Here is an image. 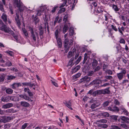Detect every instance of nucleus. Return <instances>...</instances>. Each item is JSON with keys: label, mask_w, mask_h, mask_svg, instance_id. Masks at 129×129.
Returning <instances> with one entry per match:
<instances>
[{"label": "nucleus", "mask_w": 129, "mask_h": 129, "mask_svg": "<svg viewBox=\"0 0 129 129\" xmlns=\"http://www.w3.org/2000/svg\"><path fill=\"white\" fill-rule=\"evenodd\" d=\"M13 4L15 7L18 8L20 12L22 11L24 9L23 4L20 0H15Z\"/></svg>", "instance_id": "f257e3e1"}, {"label": "nucleus", "mask_w": 129, "mask_h": 129, "mask_svg": "<svg viewBox=\"0 0 129 129\" xmlns=\"http://www.w3.org/2000/svg\"><path fill=\"white\" fill-rule=\"evenodd\" d=\"M29 30L31 33V37L35 41H36V37L38 35V33L36 30H34L33 28L31 27H29Z\"/></svg>", "instance_id": "f03ea898"}, {"label": "nucleus", "mask_w": 129, "mask_h": 129, "mask_svg": "<svg viewBox=\"0 0 129 129\" xmlns=\"http://www.w3.org/2000/svg\"><path fill=\"white\" fill-rule=\"evenodd\" d=\"M120 69L121 70V72L117 74V77L119 80H121L123 78L124 76L126 73V71L125 69L122 68Z\"/></svg>", "instance_id": "7ed1b4c3"}, {"label": "nucleus", "mask_w": 129, "mask_h": 129, "mask_svg": "<svg viewBox=\"0 0 129 129\" xmlns=\"http://www.w3.org/2000/svg\"><path fill=\"white\" fill-rule=\"evenodd\" d=\"M11 118L10 116H2L0 117V124L2 122L5 123L8 122L11 120Z\"/></svg>", "instance_id": "20e7f679"}, {"label": "nucleus", "mask_w": 129, "mask_h": 129, "mask_svg": "<svg viewBox=\"0 0 129 129\" xmlns=\"http://www.w3.org/2000/svg\"><path fill=\"white\" fill-rule=\"evenodd\" d=\"M1 18L6 24H7V22L9 24L11 23V22L9 18L8 17L7 15L5 13L3 14L1 16Z\"/></svg>", "instance_id": "39448f33"}, {"label": "nucleus", "mask_w": 129, "mask_h": 129, "mask_svg": "<svg viewBox=\"0 0 129 129\" xmlns=\"http://www.w3.org/2000/svg\"><path fill=\"white\" fill-rule=\"evenodd\" d=\"M2 26L0 27L1 30L5 31L6 33H9L10 32L11 30L8 27H7L4 23L2 25Z\"/></svg>", "instance_id": "423d86ee"}, {"label": "nucleus", "mask_w": 129, "mask_h": 129, "mask_svg": "<svg viewBox=\"0 0 129 129\" xmlns=\"http://www.w3.org/2000/svg\"><path fill=\"white\" fill-rule=\"evenodd\" d=\"M91 80V78L87 76H85L80 79V82L81 83H86L89 82Z\"/></svg>", "instance_id": "0eeeda50"}, {"label": "nucleus", "mask_w": 129, "mask_h": 129, "mask_svg": "<svg viewBox=\"0 0 129 129\" xmlns=\"http://www.w3.org/2000/svg\"><path fill=\"white\" fill-rule=\"evenodd\" d=\"M12 36L15 39L17 42H18L19 40V38L20 36L19 35H16L15 33L12 30H11L10 32Z\"/></svg>", "instance_id": "6e6552de"}, {"label": "nucleus", "mask_w": 129, "mask_h": 129, "mask_svg": "<svg viewBox=\"0 0 129 129\" xmlns=\"http://www.w3.org/2000/svg\"><path fill=\"white\" fill-rule=\"evenodd\" d=\"M101 83V81L99 79H96L93 80L91 82L90 85L98 84H99Z\"/></svg>", "instance_id": "1a4fd4ad"}, {"label": "nucleus", "mask_w": 129, "mask_h": 129, "mask_svg": "<svg viewBox=\"0 0 129 129\" xmlns=\"http://www.w3.org/2000/svg\"><path fill=\"white\" fill-rule=\"evenodd\" d=\"M32 19L33 21L35 22V24H36L40 21L39 19L37 16L36 15V16H35L34 15L32 16Z\"/></svg>", "instance_id": "9d476101"}, {"label": "nucleus", "mask_w": 129, "mask_h": 129, "mask_svg": "<svg viewBox=\"0 0 129 129\" xmlns=\"http://www.w3.org/2000/svg\"><path fill=\"white\" fill-rule=\"evenodd\" d=\"M21 86V84L20 83H15L11 85L12 88L14 89H16L17 87Z\"/></svg>", "instance_id": "9b49d317"}, {"label": "nucleus", "mask_w": 129, "mask_h": 129, "mask_svg": "<svg viewBox=\"0 0 129 129\" xmlns=\"http://www.w3.org/2000/svg\"><path fill=\"white\" fill-rule=\"evenodd\" d=\"M41 10H38L36 14V15L37 16H40L41 15V13L45 9L46 7H40Z\"/></svg>", "instance_id": "f8f14e48"}, {"label": "nucleus", "mask_w": 129, "mask_h": 129, "mask_svg": "<svg viewBox=\"0 0 129 129\" xmlns=\"http://www.w3.org/2000/svg\"><path fill=\"white\" fill-rule=\"evenodd\" d=\"M13 106V104L12 103H9L3 105L2 108L4 109L9 108Z\"/></svg>", "instance_id": "ddd939ff"}, {"label": "nucleus", "mask_w": 129, "mask_h": 129, "mask_svg": "<svg viewBox=\"0 0 129 129\" xmlns=\"http://www.w3.org/2000/svg\"><path fill=\"white\" fill-rule=\"evenodd\" d=\"M19 96L21 98H23L26 100H28L29 101H31V100L28 96L24 94H20Z\"/></svg>", "instance_id": "4468645a"}, {"label": "nucleus", "mask_w": 129, "mask_h": 129, "mask_svg": "<svg viewBox=\"0 0 129 129\" xmlns=\"http://www.w3.org/2000/svg\"><path fill=\"white\" fill-rule=\"evenodd\" d=\"M16 17L15 18V20L17 25L19 26L21 25V22L20 20L19 16L18 14L17 13H16Z\"/></svg>", "instance_id": "2eb2a0df"}, {"label": "nucleus", "mask_w": 129, "mask_h": 129, "mask_svg": "<svg viewBox=\"0 0 129 129\" xmlns=\"http://www.w3.org/2000/svg\"><path fill=\"white\" fill-rule=\"evenodd\" d=\"M24 91L25 92H27L29 96H33V94L28 88H25L24 89Z\"/></svg>", "instance_id": "dca6fc26"}, {"label": "nucleus", "mask_w": 129, "mask_h": 129, "mask_svg": "<svg viewBox=\"0 0 129 129\" xmlns=\"http://www.w3.org/2000/svg\"><path fill=\"white\" fill-rule=\"evenodd\" d=\"M120 118L125 122L127 123H129V118H128L124 116H121Z\"/></svg>", "instance_id": "f3484780"}, {"label": "nucleus", "mask_w": 129, "mask_h": 129, "mask_svg": "<svg viewBox=\"0 0 129 129\" xmlns=\"http://www.w3.org/2000/svg\"><path fill=\"white\" fill-rule=\"evenodd\" d=\"M1 101L3 102H7L9 101V96H5L2 97L1 98Z\"/></svg>", "instance_id": "a211bd4d"}, {"label": "nucleus", "mask_w": 129, "mask_h": 129, "mask_svg": "<svg viewBox=\"0 0 129 129\" xmlns=\"http://www.w3.org/2000/svg\"><path fill=\"white\" fill-rule=\"evenodd\" d=\"M68 15L67 14H65V16H64L63 20L65 23H67L68 24H70V23H69V21H68Z\"/></svg>", "instance_id": "6ab92c4d"}, {"label": "nucleus", "mask_w": 129, "mask_h": 129, "mask_svg": "<svg viewBox=\"0 0 129 129\" xmlns=\"http://www.w3.org/2000/svg\"><path fill=\"white\" fill-rule=\"evenodd\" d=\"M68 29V25L67 23H66L63 28V33L64 34Z\"/></svg>", "instance_id": "aec40b11"}, {"label": "nucleus", "mask_w": 129, "mask_h": 129, "mask_svg": "<svg viewBox=\"0 0 129 129\" xmlns=\"http://www.w3.org/2000/svg\"><path fill=\"white\" fill-rule=\"evenodd\" d=\"M6 92L7 94H11L13 92V90L10 88H8L6 89Z\"/></svg>", "instance_id": "412c9836"}, {"label": "nucleus", "mask_w": 129, "mask_h": 129, "mask_svg": "<svg viewBox=\"0 0 129 129\" xmlns=\"http://www.w3.org/2000/svg\"><path fill=\"white\" fill-rule=\"evenodd\" d=\"M21 105L22 106L26 107H28L29 105V103L25 102H21Z\"/></svg>", "instance_id": "4be33fe9"}, {"label": "nucleus", "mask_w": 129, "mask_h": 129, "mask_svg": "<svg viewBox=\"0 0 129 129\" xmlns=\"http://www.w3.org/2000/svg\"><path fill=\"white\" fill-rule=\"evenodd\" d=\"M5 112L6 113H13L16 112L17 111L16 110H14L12 108H11L6 110Z\"/></svg>", "instance_id": "5701e85b"}, {"label": "nucleus", "mask_w": 129, "mask_h": 129, "mask_svg": "<svg viewBox=\"0 0 129 129\" xmlns=\"http://www.w3.org/2000/svg\"><path fill=\"white\" fill-rule=\"evenodd\" d=\"M103 94H109L110 93V91L109 90V88L103 89Z\"/></svg>", "instance_id": "b1692460"}, {"label": "nucleus", "mask_w": 129, "mask_h": 129, "mask_svg": "<svg viewBox=\"0 0 129 129\" xmlns=\"http://www.w3.org/2000/svg\"><path fill=\"white\" fill-rule=\"evenodd\" d=\"M56 39L57 40V43L59 47H61L62 45V42L61 40L59 38L57 39Z\"/></svg>", "instance_id": "393cba45"}, {"label": "nucleus", "mask_w": 129, "mask_h": 129, "mask_svg": "<svg viewBox=\"0 0 129 129\" xmlns=\"http://www.w3.org/2000/svg\"><path fill=\"white\" fill-rule=\"evenodd\" d=\"M5 78V75L3 73H0V82L4 81Z\"/></svg>", "instance_id": "a878e982"}, {"label": "nucleus", "mask_w": 129, "mask_h": 129, "mask_svg": "<svg viewBox=\"0 0 129 129\" xmlns=\"http://www.w3.org/2000/svg\"><path fill=\"white\" fill-rule=\"evenodd\" d=\"M98 64V61L95 59H93L92 62V65L93 68L95 67Z\"/></svg>", "instance_id": "bb28decb"}, {"label": "nucleus", "mask_w": 129, "mask_h": 129, "mask_svg": "<svg viewBox=\"0 0 129 129\" xmlns=\"http://www.w3.org/2000/svg\"><path fill=\"white\" fill-rule=\"evenodd\" d=\"M16 77L13 76L11 75H8L7 76V79L8 80H11L15 79Z\"/></svg>", "instance_id": "cd10ccee"}, {"label": "nucleus", "mask_w": 129, "mask_h": 129, "mask_svg": "<svg viewBox=\"0 0 129 129\" xmlns=\"http://www.w3.org/2000/svg\"><path fill=\"white\" fill-rule=\"evenodd\" d=\"M101 116H103L104 117H108L109 116V114L107 112H105L101 113Z\"/></svg>", "instance_id": "c85d7f7f"}, {"label": "nucleus", "mask_w": 129, "mask_h": 129, "mask_svg": "<svg viewBox=\"0 0 129 129\" xmlns=\"http://www.w3.org/2000/svg\"><path fill=\"white\" fill-rule=\"evenodd\" d=\"M70 35V36H73L74 34V31L72 27H71L69 29Z\"/></svg>", "instance_id": "c756f323"}, {"label": "nucleus", "mask_w": 129, "mask_h": 129, "mask_svg": "<svg viewBox=\"0 0 129 129\" xmlns=\"http://www.w3.org/2000/svg\"><path fill=\"white\" fill-rule=\"evenodd\" d=\"M5 53L8 54L11 56H12L14 55L13 52L9 50L7 51H5Z\"/></svg>", "instance_id": "7c9ffc66"}, {"label": "nucleus", "mask_w": 129, "mask_h": 129, "mask_svg": "<svg viewBox=\"0 0 129 129\" xmlns=\"http://www.w3.org/2000/svg\"><path fill=\"white\" fill-rule=\"evenodd\" d=\"M68 39V38H66L64 41V47L65 48L68 47V45L69 44Z\"/></svg>", "instance_id": "2f4dec72"}, {"label": "nucleus", "mask_w": 129, "mask_h": 129, "mask_svg": "<svg viewBox=\"0 0 129 129\" xmlns=\"http://www.w3.org/2000/svg\"><path fill=\"white\" fill-rule=\"evenodd\" d=\"M69 103H66L65 104V105L68 107L69 108L71 109V110H72L73 109L71 107V105L70 102V101H69Z\"/></svg>", "instance_id": "473e14b6"}, {"label": "nucleus", "mask_w": 129, "mask_h": 129, "mask_svg": "<svg viewBox=\"0 0 129 129\" xmlns=\"http://www.w3.org/2000/svg\"><path fill=\"white\" fill-rule=\"evenodd\" d=\"M49 20V18L48 17V16L45 14V18L44 19V21L46 22L45 24L46 23L47 24L48 23V21Z\"/></svg>", "instance_id": "72a5a7b5"}, {"label": "nucleus", "mask_w": 129, "mask_h": 129, "mask_svg": "<svg viewBox=\"0 0 129 129\" xmlns=\"http://www.w3.org/2000/svg\"><path fill=\"white\" fill-rule=\"evenodd\" d=\"M22 30L25 36L26 37H27L28 36V34L25 28H23Z\"/></svg>", "instance_id": "f704fd0d"}, {"label": "nucleus", "mask_w": 129, "mask_h": 129, "mask_svg": "<svg viewBox=\"0 0 129 129\" xmlns=\"http://www.w3.org/2000/svg\"><path fill=\"white\" fill-rule=\"evenodd\" d=\"M112 8L116 11H117L119 10V9L118 8L117 6L116 5H113Z\"/></svg>", "instance_id": "c9c22d12"}, {"label": "nucleus", "mask_w": 129, "mask_h": 129, "mask_svg": "<svg viewBox=\"0 0 129 129\" xmlns=\"http://www.w3.org/2000/svg\"><path fill=\"white\" fill-rule=\"evenodd\" d=\"M63 3L62 4L60 7V8L63 7L67 5V0H64L63 1Z\"/></svg>", "instance_id": "e433bc0d"}, {"label": "nucleus", "mask_w": 129, "mask_h": 129, "mask_svg": "<svg viewBox=\"0 0 129 129\" xmlns=\"http://www.w3.org/2000/svg\"><path fill=\"white\" fill-rule=\"evenodd\" d=\"M12 65L11 62L10 61H7L5 63V66L10 67Z\"/></svg>", "instance_id": "4c0bfd02"}, {"label": "nucleus", "mask_w": 129, "mask_h": 129, "mask_svg": "<svg viewBox=\"0 0 129 129\" xmlns=\"http://www.w3.org/2000/svg\"><path fill=\"white\" fill-rule=\"evenodd\" d=\"M111 129H121V128L117 126L112 125L111 126Z\"/></svg>", "instance_id": "58836bf2"}, {"label": "nucleus", "mask_w": 129, "mask_h": 129, "mask_svg": "<svg viewBox=\"0 0 129 129\" xmlns=\"http://www.w3.org/2000/svg\"><path fill=\"white\" fill-rule=\"evenodd\" d=\"M108 67V65L104 63L103 66V71H105L107 70Z\"/></svg>", "instance_id": "ea45409f"}, {"label": "nucleus", "mask_w": 129, "mask_h": 129, "mask_svg": "<svg viewBox=\"0 0 129 129\" xmlns=\"http://www.w3.org/2000/svg\"><path fill=\"white\" fill-rule=\"evenodd\" d=\"M28 124L25 123L22 126L21 129H25L26 127L28 125Z\"/></svg>", "instance_id": "a19ab883"}, {"label": "nucleus", "mask_w": 129, "mask_h": 129, "mask_svg": "<svg viewBox=\"0 0 129 129\" xmlns=\"http://www.w3.org/2000/svg\"><path fill=\"white\" fill-rule=\"evenodd\" d=\"M81 74L80 73H78L74 76L73 78L74 79H75L81 76Z\"/></svg>", "instance_id": "79ce46f5"}, {"label": "nucleus", "mask_w": 129, "mask_h": 129, "mask_svg": "<svg viewBox=\"0 0 129 129\" xmlns=\"http://www.w3.org/2000/svg\"><path fill=\"white\" fill-rule=\"evenodd\" d=\"M112 28L115 31H117L118 30L117 29L116 27L114 25L112 24L111 26Z\"/></svg>", "instance_id": "37998d69"}, {"label": "nucleus", "mask_w": 129, "mask_h": 129, "mask_svg": "<svg viewBox=\"0 0 129 129\" xmlns=\"http://www.w3.org/2000/svg\"><path fill=\"white\" fill-rule=\"evenodd\" d=\"M105 72L107 73L109 75H111L113 74L112 71L110 70H107L105 71Z\"/></svg>", "instance_id": "c03bdc74"}, {"label": "nucleus", "mask_w": 129, "mask_h": 129, "mask_svg": "<svg viewBox=\"0 0 129 129\" xmlns=\"http://www.w3.org/2000/svg\"><path fill=\"white\" fill-rule=\"evenodd\" d=\"M59 31L58 29H57L55 30V35L56 38L57 39L58 37Z\"/></svg>", "instance_id": "a18cd8bd"}, {"label": "nucleus", "mask_w": 129, "mask_h": 129, "mask_svg": "<svg viewBox=\"0 0 129 129\" xmlns=\"http://www.w3.org/2000/svg\"><path fill=\"white\" fill-rule=\"evenodd\" d=\"M0 9L3 12L4 11L3 8V6L2 2H0Z\"/></svg>", "instance_id": "49530a36"}, {"label": "nucleus", "mask_w": 129, "mask_h": 129, "mask_svg": "<svg viewBox=\"0 0 129 129\" xmlns=\"http://www.w3.org/2000/svg\"><path fill=\"white\" fill-rule=\"evenodd\" d=\"M119 110L118 108L114 106L113 108V111H118Z\"/></svg>", "instance_id": "de8ad7c7"}, {"label": "nucleus", "mask_w": 129, "mask_h": 129, "mask_svg": "<svg viewBox=\"0 0 129 129\" xmlns=\"http://www.w3.org/2000/svg\"><path fill=\"white\" fill-rule=\"evenodd\" d=\"M98 106V105H96L94 103L91 105V108L92 109H94Z\"/></svg>", "instance_id": "09e8293b"}, {"label": "nucleus", "mask_w": 129, "mask_h": 129, "mask_svg": "<svg viewBox=\"0 0 129 129\" xmlns=\"http://www.w3.org/2000/svg\"><path fill=\"white\" fill-rule=\"evenodd\" d=\"M120 126L123 127L125 129H127L128 128V127L127 125L125 124H120Z\"/></svg>", "instance_id": "8fccbe9b"}, {"label": "nucleus", "mask_w": 129, "mask_h": 129, "mask_svg": "<svg viewBox=\"0 0 129 129\" xmlns=\"http://www.w3.org/2000/svg\"><path fill=\"white\" fill-rule=\"evenodd\" d=\"M10 126V124H7L5 125L4 128L5 129H7L9 128Z\"/></svg>", "instance_id": "3c124183"}, {"label": "nucleus", "mask_w": 129, "mask_h": 129, "mask_svg": "<svg viewBox=\"0 0 129 129\" xmlns=\"http://www.w3.org/2000/svg\"><path fill=\"white\" fill-rule=\"evenodd\" d=\"M109 102L108 101H106L103 104V106L104 107L107 106L108 105Z\"/></svg>", "instance_id": "603ef678"}, {"label": "nucleus", "mask_w": 129, "mask_h": 129, "mask_svg": "<svg viewBox=\"0 0 129 129\" xmlns=\"http://www.w3.org/2000/svg\"><path fill=\"white\" fill-rule=\"evenodd\" d=\"M73 41L72 40H71L69 42V45L68 46V48L70 47L71 45H73Z\"/></svg>", "instance_id": "864d4df0"}, {"label": "nucleus", "mask_w": 129, "mask_h": 129, "mask_svg": "<svg viewBox=\"0 0 129 129\" xmlns=\"http://www.w3.org/2000/svg\"><path fill=\"white\" fill-rule=\"evenodd\" d=\"M96 93L97 94H103V89L101 90H98L96 91Z\"/></svg>", "instance_id": "5fc2aeb1"}, {"label": "nucleus", "mask_w": 129, "mask_h": 129, "mask_svg": "<svg viewBox=\"0 0 129 129\" xmlns=\"http://www.w3.org/2000/svg\"><path fill=\"white\" fill-rule=\"evenodd\" d=\"M94 73V72L93 71H89L88 72V75L89 76H91Z\"/></svg>", "instance_id": "6e6d98bb"}, {"label": "nucleus", "mask_w": 129, "mask_h": 129, "mask_svg": "<svg viewBox=\"0 0 129 129\" xmlns=\"http://www.w3.org/2000/svg\"><path fill=\"white\" fill-rule=\"evenodd\" d=\"M81 59V56H80L76 61V64H77L79 63Z\"/></svg>", "instance_id": "4d7b16f0"}, {"label": "nucleus", "mask_w": 129, "mask_h": 129, "mask_svg": "<svg viewBox=\"0 0 129 129\" xmlns=\"http://www.w3.org/2000/svg\"><path fill=\"white\" fill-rule=\"evenodd\" d=\"M105 78L108 80H111L112 78V77L111 76H105Z\"/></svg>", "instance_id": "13d9d810"}, {"label": "nucleus", "mask_w": 129, "mask_h": 129, "mask_svg": "<svg viewBox=\"0 0 129 129\" xmlns=\"http://www.w3.org/2000/svg\"><path fill=\"white\" fill-rule=\"evenodd\" d=\"M65 11V9L64 8H62L60 9L59 12L60 13H61L64 12Z\"/></svg>", "instance_id": "bf43d9fd"}, {"label": "nucleus", "mask_w": 129, "mask_h": 129, "mask_svg": "<svg viewBox=\"0 0 129 129\" xmlns=\"http://www.w3.org/2000/svg\"><path fill=\"white\" fill-rule=\"evenodd\" d=\"M99 122L101 123H106L107 122V121L106 119H102L100 120Z\"/></svg>", "instance_id": "052dcab7"}, {"label": "nucleus", "mask_w": 129, "mask_h": 129, "mask_svg": "<svg viewBox=\"0 0 129 129\" xmlns=\"http://www.w3.org/2000/svg\"><path fill=\"white\" fill-rule=\"evenodd\" d=\"M101 69V68H100L99 66H98L95 69L94 71V72L98 71L100 70Z\"/></svg>", "instance_id": "680f3d73"}, {"label": "nucleus", "mask_w": 129, "mask_h": 129, "mask_svg": "<svg viewBox=\"0 0 129 129\" xmlns=\"http://www.w3.org/2000/svg\"><path fill=\"white\" fill-rule=\"evenodd\" d=\"M51 81L53 85H54L55 86L57 87L58 86V84L56 82L53 80H51Z\"/></svg>", "instance_id": "e2e57ef3"}, {"label": "nucleus", "mask_w": 129, "mask_h": 129, "mask_svg": "<svg viewBox=\"0 0 129 129\" xmlns=\"http://www.w3.org/2000/svg\"><path fill=\"white\" fill-rule=\"evenodd\" d=\"M101 127L105 128L108 127V125L107 124H104L101 125Z\"/></svg>", "instance_id": "0e129e2a"}, {"label": "nucleus", "mask_w": 129, "mask_h": 129, "mask_svg": "<svg viewBox=\"0 0 129 129\" xmlns=\"http://www.w3.org/2000/svg\"><path fill=\"white\" fill-rule=\"evenodd\" d=\"M72 55V52L71 51L69 52L68 54V58H70Z\"/></svg>", "instance_id": "69168bd1"}, {"label": "nucleus", "mask_w": 129, "mask_h": 129, "mask_svg": "<svg viewBox=\"0 0 129 129\" xmlns=\"http://www.w3.org/2000/svg\"><path fill=\"white\" fill-rule=\"evenodd\" d=\"M119 42L121 43L125 44V41L123 39H121L120 41Z\"/></svg>", "instance_id": "338daca9"}, {"label": "nucleus", "mask_w": 129, "mask_h": 129, "mask_svg": "<svg viewBox=\"0 0 129 129\" xmlns=\"http://www.w3.org/2000/svg\"><path fill=\"white\" fill-rule=\"evenodd\" d=\"M9 100H10L12 101H14V99L15 97L14 96H9Z\"/></svg>", "instance_id": "774afa93"}]
</instances>
